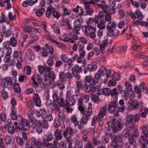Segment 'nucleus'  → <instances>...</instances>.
Returning a JSON list of instances; mask_svg holds the SVG:
<instances>
[{"instance_id":"obj_10","label":"nucleus","mask_w":148,"mask_h":148,"mask_svg":"<svg viewBox=\"0 0 148 148\" xmlns=\"http://www.w3.org/2000/svg\"><path fill=\"white\" fill-rule=\"evenodd\" d=\"M89 117H88L87 115L84 114L80 120V123L78 125V129L79 130H82L84 125H86L88 122V119Z\"/></svg>"},{"instance_id":"obj_51","label":"nucleus","mask_w":148,"mask_h":148,"mask_svg":"<svg viewBox=\"0 0 148 148\" xmlns=\"http://www.w3.org/2000/svg\"><path fill=\"white\" fill-rule=\"evenodd\" d=\"M111 89L108 88H104L102 90V93L106 95H109L110 94Z\"/></svg>"},{"instance_id":"obj_13","label":"nucleus","mask_w":148,"mask_h":148,"mask_svg":"<svg viewBox=\"0 0 148 148\" xmlns=\"http://www.w3.org/2000/svg\"><path fill=\"white\" fill-rule=\"evenodd\" d=\"M97 67V64L96 62H92L89 64L84 71V73H86L87 71L92 72L96 70Z\"/></svg>"},{"instance_id":"obj_60","label":"nucleus","mask_w":148,"mask_h":148,"mask_svg":"<svg viewBox=\"0 0 148 148\" xmlns=\"http://www.w3.org/2000/svg\"><path fill=\"white\" fill-rule=\"evenodd\" d=\"M78 109L82 114L83 115L86 114V111L84 107L82 106H79Z\"/></svg>"},{"instance_id":"obj_22","label":"nucleus","mask_w":148,"mask_h":148,"mask_svg":"<svg viewBox=\"0 0 148 148\" xmlns=\"http://www.w3.org/2000/svg\"><path fill=\"white\" fill-rule=\"evenodd\" d=\"M88 31H89V35L90 38L92 39H95L96 37L95 34L96 31V29L94 27H90L89 28Z\"/></svg>"},{"instance_id":"obj_5","label":"nucleus","mask_w":148,"mask_h":148,"mask_svg":"<svg viewBox=\"0 0 148 148\" xmlns=\"http://www.w3.org/2000/svg\"><path fill=\"white\" fill-rule=\"evenodd\" d=\"M117 27V24L114 22H109L106 26V28L108 30V34L110 36L114 35V32Z\"/></svg>"},{"instance_id":"obj_64","label":"nucleus","mask_w":148,"mask_h":148,"mask_svg":"<svg viewBox=\"0 0 148 148\" xmlns=\"http://www.w3.org/2000/svg\"><path fill=\"white\" fill-rule=\"evenodd\" d=\"M76 147L77 148H83V144L82 141H78L76 143Z\"/></svg>"},{"instance_id":"obj_56","label":"nucleus","mask_w":148,"mask_h":148,"mask_svg":"<svg viewBox=\"0 0 148 148\" xmlns=\"http://www.w3.org/2000/svg\"><path fill=\"white\" fill-rule=\"evenodd\" d=\"M31 69L30 66H26L25 67L24 71L26 74L28 75H29L31 73Z\"/></svg>"},{"instance_id":"obj_44","label":"nucleus","mask_w":148,"mask_h":148,"mask_svg":"<svg viewBox=\"0 0 148 148\" xmlns=\"http://www.w3.org/2000/svg\"><path fill=\"white\" fill-rule=\"evenodd\" d=\"M67 105H69L70 106H72L74 105L75 103V99L73 98H71L68 101H67Z\"/></svg>"},{"instance_id":"obj_33","label":"nucleus","mask_w":148,"mask_h":148,"mask_svg":"<svg viewBox=\"0 0 148 148\" xmlns=\"http://www.w3.org/2000/svg\"><path fill=\"white\" fill-rule=\"evenodd\" d=\"M14 89L15 91L17 93H19L21 91V89L20 85L18 83H15L14 85Z\"/></svg>"},{"instance_id":"obj_31","label":"nucleus","mask_w":148,"mask_h":148,"mask_svg":"<svg viewBox=\"0 0 148 148\" xmlns=\"http://www.w3.org/2000/svg\"><path fill=\"white\" fill-rule=\"evenodd\" d=\"M82 69L81 67L76 65L72 68L71 71L72 72L80 73L81 72Z\"/></svg>"},{"instance_id":"obj_30","label":"nucleus","mask_w":148,"mask_h":148,"mask_svg":"<svg viewBox=\"0 0 148 148\" xmlns=\"http://www.w3.org/2000/svg\"><path fill=\"white\" fill-rule=\"evenodd\" d=\"M54 144L49 143V142L46 141L44 143L45 146L47 148H54V146L57 145L56 142H55V141L53 142Z\"/></svg>"},{"instance_id":"obj_53","label":"nucleus","mask_w":148,"mask_h":148,"mask_svg":"<svg viewBox=\"0 0 148 148\" xmlns=\"http://www.w3.org/2000/svg\"><path fill=\"white\" fill-rule=\"evenodd\" d=\"M84 48L78 47V50L81 56L83 57L85 55V52L84 50Z\"/></svg>"},{"instance_id":"obj_14","label":"nucleus","mask_w":148,"mask_h":148,"mask_svg":"<svg viewBox=\"0 0 148 148\" xmlns=\"http://www.w3.org/2000/svg\"><path fill=\"white\" fill-rule=\"evenodd\" d=\"M84 4L85 5L86 14L89 16L91 15L94 13L93 9L92 8H91L90 5L88 3H84Z\"/></svg>"},{"instance_id":"obj_29","label":"nucleus","mask_w":148,"mask_h":148,"mask_svg":"<svg viewBox=\"0 0 148 148\" xmlns=\"http://www.w3.org/2000/svg\"><path fill=\"white\" fill-rule=\"evenodd\" d=\"M58 117L59 120L62 121V122L65 121L66 117L63 112H60L58 114Z\"/></svg>"},{"instance_id":"obj_16","label":"nucleus","mask_w":148,"mask_h":148,"mask_svg":"<svg viewBox=\"0 0 148 148\" xmlns=\"http://www.w3.org/2000/svg\"><path fill=\"white\" fill-rule=\"evenodd\" d=\"M107 108L106 106H104L102 107L99 110V112L98 115H97L99 119H102L106 115L107 113Z\"/></svg>"},{"instance_id":"obj_59","label":"nucleus","mask_w":148,"mask_h":148,"mask_svg":"<svg viewBox=\"0 0 148 148\" xmlns=\"http://www.w3.org/2000/svg\"><path fill=\"white\" fill-rule=\"evenodd\" d=\"M52 14L54 18L57 19L61 15L58 12L56 11L55 8Z\"/></svg>"},{"instance_id":"obj_54","label":"nucleus","mask_w":148,"mask_h":148,"mask_svg":"<svg viewBox=\"0 0 148 148\" xmlns=\"http://www.w3.org/2000/svg\"><path fill=\"white\" fill-rule=\"evenodd\" d=\"M8 17L10 20H14L16 18V14H14L13 15L12 13L10 12L8 13Z\"/></svg>"},{"instance_id":"obj_36","label":"nucleus","mask_w":148,"mask_h":148,"mask_svg":"<svg viewBox=\"0 0 148 148\" xmlns=\"http://www.w3.org/2000/svg\"><path fill=\"white\" fill-rule=\"evenodd\" d=\"M65 74L63 71L61 72L59 75V78L62 82H64L66 80V77Z\"/></svg>"},{"instance_id":"obj_9","label":"nucleus","mask_w":148,"mask_h":148,"mask_svg":"<svg viewBox=\"0 0 148 148\" xmlns=\"http://www.w3.org/2000/svg\"><path fill=\"white\" fill-rule=\"evenodd\" d=\"M1 84L4 88L10 87L13 84L12 80L10 77H7L1 81Z\"/></svg>"},{"instance_id":"obj_17","label":"nucleus","mask_w":148,"mask_h":148,"mask_svg":"<svg viewBox=\"0 0 148 148\" xmlns=\"http://www.w3.org/2000/svg\"><path fill=\"white\" fill-rule=\"evenodd\" d=\"M78 43V47L84 48L85 45L87 44V40L84 37H81L79 38Z\"/></svg>"},{"instance_id":"obj_27","label":"nucleus","mask_w":148,"mask_h":148,"mask_svg":"<svg viewBox=\"0 0 148 148\" xmlns=\"http://www.w3.org/2000/svg\"><path fill=\"white\" fill-rule=\"evenodd\" d=\"M99 49L98 48H95L93 50L89 53L88 56L89 57H91L93 56L94 55L97 56L99 53Z\"/></svg>"},{"instance_id":"obj_18","label":"nucleus","mask_w":148,"mask_h":148,"mask_svg":"<svg viewBox=\"0 0 148 148\" xmlns=\"http://www.w3.org/2000/svg\"><path fill=\"white\" fill-rule=\"evenodd\" d=\"M54 134L56 138L55 140V142H56L58 140L61 139L62 138L61 131L59 129H57L56 130Z\"/></svg>"},{"instance_id":"obj_42","label":"nucleus","mask_w":148,"mask_h":148,"mask_svg":"<svg viewBox=\"0 0 148 148\" xmlns=\"http://www.w3.org/2000/svg\"><path fill=\"white\" fill-rule=\"evenodd\" d=\"M125 86L127 91L131 92L132 90V86L130 82L127 81L125 83Z\"/></svg>"},{"instance_id":"obj_2","label":"nucleus","mask_w":148,"mask_h":148,"mask_svg":"<svg viewBox=\"0 0 148 148\" xmlns=\"http://www.w3.org/2000/svg\"><path fill=\"white\" fill-rule=\"evenodd\" d=\"M140 117V114H139L136 115L130 114L128 115L127 117L126 122L127 127L130 129L134 128L135 122L139 121Z\"/></svg>"},{"instance_id":"obj_12","label":"nucleus","mask_w":148,"mask_h":148,"mask_svg":"<svg viewBox=\"0 0 148 148\" xmlns=\"http://www.w3.org/2000/svg\"><path fill=\"white\" fill-rule=\"evenodd\" d=\"M111 138L114 142H116L117 143L123 144L124 140L123 138V136L121 134L117 135H113L111 136Z\"/></svg>"},{"instance_id":"obj_39","label":"nucleus","mask_w":148,"mask_h":148,"mask_svg":"<svg viewBox=\"0 0 148 148\" xmlns=\"http://www.w3.org/2000/svg\"><path fill=\"white\" fill-rule=\"evenodd\" d=\"M29 120L30 122L34 124V125L37 124H39L40 125L41 124L40 121H39L36 120V119L34 117L29 118Z\"/></svg>"},{"instance_id":"obj_49","label":"nucleus","mask_w":148,"mask_h":148,"mask_svg":"<svg viewBox=\"0 0 148 148\" xmlns=\"http://www.w3.org/2000/svg\"><path fill=\"white\" fill-rule=\"evenodd\" d=\"M9 43L13 47H15L17 45L16 41L14 37H12L10 39Z\"/></svg>"},{"instance_id":"obj_55","label":"nucleus","mask_w":148,"mask_h":148,"mask_svg":"<svg viewBox=\"0 0 148 148\" xmlns=\"http://www.w3.org/2000/svg\"><path fill=\"white\" fill-rule=\"evenodd\" d=\"M53 138V136L52 134H49L47 137V138H45L43 140L44 143L46 141L49 142L52 140Z\"/></svg>"},{"instance_id":"obj_35","label":"nucleus","mask_w":148,"mask_h":148,"mask_svg":"<svg viewBox=\"0 0 148 148\" xmlns=\"http://www.w3.org/2000/svg\"><path fill=\"white\" fill-rule=\"evenodd\" d=\"M98 137L97 136H95V133H94V137L92 140V142L93 145L96 146H97L98 144Z\"/></svg>"},{"instance_id":"obj_11","label":"nucleus","mask_w":148,"mask_h":148,"mask_svg":"<svg viewBox=\"0 0 148 148\" xmlns=\"http://www.w3.org/2000/svg\"><path fill=\"white\" fill-rule=\"evenodd\" d=\"M67 25V27L68 29H72V27L70 24V21L68 18H63L60 20V25L62 27Z\"/></svg>"},{"instance_id":"obj_24","label":"nucleus","mask_w":148,"mask_h":148,"mask_svg":"<svg viewBox=\"0 0 148 148\" xmlns=\"http://www.w3.org/2000/svg\"><path fill=\"white\" fill-rule=\"evenodd\" d=\"M14 106L12 107V111L10 114V116L12 120H15L17 119V116L16 113V110L15 109Z\"/></svg>"},{"instance_id":"obj_32","label":"nucleus","mask_w":148,"mask_h":148,"mask_svg":"<svg viewBox=\"0 0 148 148\" xmlns=\"http://www.w3.org/2000/svg\"><path fill=\"white\" fill-rule=\"evenodd\" d=\"M71 120L75 126H77V125H78V124H79L77 117L75 115H72L71 118Z\"/></svg>"},{"instance_id":"obj_52","label":"nucleus","mask_w":148,"mask_h":148,"mask_svg":"<svg viewBox=\"0 0 148 148\" xmlns=\"http://www.w3.org/2000/svg\"><path fill=\"white\" fill-rule=\"evenodd\" d=\"M53 101L55 102H58L60 99L57 93H54L53 95Z\"/></svg>"},{"instance_id":"obj_45","label":"nucleus","mask_w":148,"mask_h":148,"mask_svg":"<svg viewBox=\"0 0 148 148\" xmlns=\"http://www.w3.org/2000/svg\"><path fill=\"white\" fill-rule=\"evenodd\" d=\"M92 105L91 103H89L88 104V109L87 111V115L88 117H90L91 115L92 112Z\"/></svg>"},{"instance_id":"obj_62","label":"nucleus","mask_w":148,"mask_h":148,"mask_svg":"<svg viewBox=\"0 0 148 148\" xmlns=\"http://www.w3.org/2000/svg\"><path fill=\"white\" fill-rule=\"evenodd\" d=\"M35 141H36V145H37V148H41L43 145L42 141L40 140H37L35 139Z\"/></svg>"},{"instance_id":"obj_20","label":"nucleus","mask_w":148,"mask_h":148,"mask_svg":"<svg viewBox=\"0 0 148 148\" xmlns=\"http://www.w3.org/2000/svg\"><path fill=\"white\" fill-rule=\"evenodd\" d=\"M35 55L32 53V50L30 49H28L26 51V57L30 60H32L35 59Z\"/></svg>"},{"instance_id":"obj_6","label":"nucleus","mask_w":148,"mask_h":148,"mask_svg":"<svg viewBox=\"0 0 148 148\" xmlns=\"http://www.w3.org/2000/svg\"><path fill=\"white\" fill-rule=\"evenodd\" d=\"M20 124V126H19L17 127V129H18L20 131H22L23 130L27 131L29 129L30 124L27 120L24 118L22 119Z\"/></svg>"},{"instance_id":"obj_61","label":"nucleus","mask_w":148,"mask_h":148,"mask_svg":"<svg viewBox=\"0 0 148 148\" xmlns=\"http://www.w3.org/2000/svg\"><path fill=\"white\" fill-rule=\"evenodd\" d=\"M34 92V90L31 88H28L25 91V93L27 95L33 94Z\"/></svg>"},{"instance_id":"obj_63","label":"nucleus","mask_w":148,"mask_h":148,"mask_svg":"<svg viewBox=\"0 0 148 148\" xmlns=\"http://www.w3.org/2000/svg\"><path fill=\"white\" fill-rule=\"evenodd\" d=\"M110 148H119V145L116 142L113 141L111 143Z\"/></svg>"},{"instance_id":"obj_34","label":"nucleus","mask_w":148,"mask_h":148,"mask_svg":"<svg viewBox=\"0 0 148 148\" xmlns=\"http://www.w3.org/2000/svg\"><path fill=\"white\" fill-rule=\"evenodd\" d=\"M45 12V9L44 8H41L36 11V15L38 16H42Z\"/></svg>"},{"instance_id":"obj_15","label":"nucleus","mask_w":148,"mask_h":148,"mask_svg":"<svg viewBox=\"0 0 148 148\" xmlns=\"http://www.w3.org/2000/svg\"><path fill=\"white\" fill-rule=\"evenodd\" d=\"M33 100L34 103L37 106L39 107L40 106L41 101L38 94L36 93L34 95Z\"/></svg>"},{"instance_id":"obj_4","label":"nucleus","mask_w":148,"mask_h":148,"mask_svg":"<svg viewBox=\"0 0 148 148\" xmlns=\"http://www.w3.org/2000/svg\"><path fill=\"white\" fill-rule=\"evenodd\" d=\"M142 130L143 134L140 136L139 141L141 143L146 141V144L148 145V124L143 125Z\"/></svg>"},{"instance_id":"obj_19","label":"nucleus","mask_w":148,"mask_h":148,"mask_svg":"<svg viewBox=\"0 0 148 148\" xmlns=\"http://www.w3.org/2000/svg\"><path fill=\"white\" fill-rule=\"evenodd\" d=\"M129 103L130 104L132 109L133 110L136 109L139 107V103L136 100L133 101V99H131Z\"/></svg>"},{"instance_id":"obj_37","label":"nucleus","mask_w":148,"mask_h":148,"mask_svg":"<svg viewBox=\"0 0 148 148\" xmlns=\"http://www.w3.org/2000/svg\"><path fill=\"white\" fill-rule=\"evenodd\" d=\"M34 128L36 129L37 132L38 133H40L42 131V128L41 125V123L39 124H37L34 126Z\"/></svg>"},{"instance_id":"obj_3","label":"nucleus","mask_w":148,"mask_h":148,"mask_svg":"<svg viewBox=\"0 0 148 148\" xmlns=\"http://www.w3.org/2000/svg\"><path fill=\"white\" fill-rule=\"evenodd\" d=\"M100 1V0H90L89 1H85L84 3H88L90 5V4H92L96 5L98 7H101L105 13H107L110 11V7L106 4V2L105 0L101 1L100 3H98Z\"/></svg>"},{"instance_id":"obj_38","label":"nucleus","mask_w":148,"mask_h":148,"mask_svg":"<svg viewBox=\"0 0 148 148\" xmlns=\"http://www.w3.org/2000/svg\"><path fill=\"white\" fill-rule=\"evenodd\" d=\"M97 24L98 27L101 29H103L105 27L104 21L103 19H102L100 22H99Z\"/></svg>"},{"instance_id":"obj_57","label":"nucleus","mask_w":148,"mask_h":148,"mask_svg":"<svg viewBox=\"0 0 148 148\" xmlns=\"http://www.w3.org/2000/svg\"><path fill=\"white\" fill-rule=\"evenodd\" d=\"M128 138V141L129 144L130 145H132L134 141V136L132 134L130 136H129Z\"/></svg>"},{"instance_id":"obj_8","label":"nucleus","mask_w":148,"mask_h":148,"mask_svg":"<svg viewBox=\"0 0 148 148\" xmlns=\"http://www.w3.org/2000/svg\"><path fill=\"white\" fill-rule=\"evenodd\" d=\"M103 69H105L104 67H103L101 68L97 73L95 76V78H93L92 82V84L93 85H95L98 82V79H99L101 76V73L104 72Z\"/></svg>"},{"instance_id":"obj_25","label":"nucleus","mask_w":148,"mask_h":148,"mask_svg":"<svg viewBox=\"0 0 148 148\" xmlns=\"http://www.w3.org/2000/svg\"><path fill=\"white\" fill-rule=\"evenodd\" d=\"M4 140L7 145L11 144L12 147L13 148L14 145V143L12 141L11 138L9 136H6L5 137Z\"/></svg>"},{"instance_id":"obj_28","label":"nucleus","mask_w":148,"mask_h":148,"mask_svg":"<svg viewBox=\"0 0 148 148\" xmlns=\"http://www.w3.org/2000/svg\"><path fill=\"white\" fill-rule=\"evenodd\" d=\"M44 81L43 83V85L45 87H48L51 83L52 81L48 79V77H45Z\"/></svg>"},{"instance_id":"obj_1","label":"nucleus","mask_w":148,"mask_h":148,"mask_svg":"<svg viewBox=\"0 0 148 148\" xmlns=\"http://www.w3.org/2000/svg\"><path fill=\"white\" fill-rule=\"evenodd\" d=\"M119 106L118 97H115L113 101H111L108 106V110L110 113H114V116L117 117L119 115V112H123L125 108L124 105V101L121 99L119 102Z\"/></svg>"},{"instance_id":"obj_43","label":"nucleus","mask_w":148,"mask_h":148,"mask_svg":"<svg viewBox=\"0 0 148 148\" xmlns=\"http://www.w3.org/2000/svg\"><path fill=\"white\" fill-rule=\"evenodd\" d=\"M123 134L125 137L127 138L132 135L130 134L129 130L127 129H125L123 130Z\"/></svg>"},{"instance_id":"obj_7","label":"nucleus","mask_w":148,"mask_h":148,"mask_svg":"<svg viewBox=\"0 0 148 148\" xmlns=\"http://www.w3.org/2000/svg\"><path fill=\"white\" fill-rule=\"evenodd\" d=\"M111 127L113 132L117 133L118 131L122 129L123 125H121L120 122L116 119H113L112 120Z\"/></svg>"},{"instance_id":"obj_41","label":"nucleus","mask_w":148,"mask_h":148,"mask_svg":"<svg viewBox=\"0 0 148 148\" xmlns=\"http://www.w3.org/2000/svg\"><path fill=\"white\" fill-rule=\"evenodd\" d=\"M112 97L116 96V97H117L119 95V93L117 91V89L116 88H114L112 90H111V92H110V94Z\"/></svg>"},{"instance_id":"obj_48","label":"nucleus","mask_w":148,"mask_h":148,"mask_svg":"<svg viewBox=\"0 0 148 148\" xmlns=\"http://www.w3.org/2000/svg\"><path fill=\"white\" fill-rule=\"evenodd\" d=\"M17 61V62L16 64V65L18 69H20L21 68V62L22 61V58L19 56Z\"/></svg>"},{"instance_id":"obj_40","label":"nucleus","mask_w":148,"mask_h":148,"mask_svg":"<svg viewBox=\"0 0 148 148\" xmlns=\"http://www.w3.org/2000/svg\"><path fill=\"white\" fill-rule=\"evenodd\" d=\"M9 125L8 124H7L8 130V132L11 134H12L14 132L15 129L13 125Z\"/></svg>"},{"instance_id":"obj_58","label":"nucleus","mask_w":148,"mask_h":148,"mask_svg":"<svg viewBox=\"0 0 148 148\" xmlns=\"http://www.w3.org/2000/svg\"><path fill=\"white\" fill-rule=\"evenodd\" d=\"M63 10L64 12L63 15V16L69 15L71 13V10L70 9L69 10L66 8H64Z\"/></svg>"},{"instance_id":"obj_50","label":"nucleus","mask_w":148,"mask_h":148,"mask_svg":"<svg viewBox=\"0 0 148 148\" xmlns=\"http://www.w3.org/2000/svg\"><path fill=\"white\" fill-rule=\"evenodd\" d=\"M48 77L51 81L54 80L56 78L54 72H50Z\"/></svg>"},{"instance_id":"obj_47","label":"nucleus","mask_w":148,"mask_h":148,"mask_svg":"<svg viewBox=\"0 0 148 148\" xmlns=\"http://www.w3.org/2000/svg\"><path fill=\"white\" fill-rule=\"evenodd\" d=\"M22 27L25 32H27L30 33L32 30V28L31 26H26L25 25H23Z\"/></svg>"},{"instance_id":"obj_46","label":"nucleus","mask_w":148,"mask_h":148,"mask_svg":"<svg viewBox=\"0 0 148 148\" xmlns=\"http://www.w3.org/2000/svg\"><path fill=\"white\" fill-rule=\"evenodd\" d=\"M39 111L41 117L43 119H45L47 115L46 111L43 109H41Z\"/></svg>"},{"instance_id":"obj_21","label":"nucleus","mask_w":148,"mask_h":148,"mask_svg":"<svg viewBox=\"0 0 148 148\" xmlns=\"http://www.w3.org/2000/svg\"><path fill=\"white\" fill-rule=\"evenodd\" d=\"M74 25L76 33L77 34H78V32L81 29V25L80 22L78 20H75L74 22Z\"/></svg>"},{"instance_id":"obj_26","label":"nucleus","mask_w":148,"mask_h":148,"mask_svg":"<svg viewBox=\"0 0 148 148\" xmlns=\"http://www.w3.org/2000/svg\"><path fill=\"white\" fill-rule=\"evenodd\" d=\"M54 10V8H53L52 6H50L47 8V10L46 13V17L49 18L51 15V14H53V12Z\"/></svg>"},{"instance_id":"obj_23","label":"nucleus","mask_w":148,"mask_h":148,"mask_svg":"<svg viewBox=\"0 0 148 148\" xmlns=\"http://www.w3.org/2000/svg\"><path fill=\"white\" fill-rule=\"evenodd\" d=\"M74 133L73 129L71 127H67L66 130L63 133V135L64 137H66L67 136L68 134H69L70 136H72Z\"/></svg>"}]
</instances>
